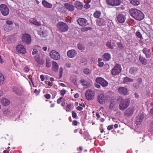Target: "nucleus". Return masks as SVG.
Returning <instances> with one entry per match:
<instances>
[{
	"mask_svg": "<svg viewBox=\"0 0 153 153\" xmlns=\"http://www.w3.org/2000/svg\"><path fill=\"white\" fill-rule=\"evenodd\" d=\"M119 103V108L123 111L126 109L129 105L130 100L129 98L124 99L122 97H118L117 99Z\"/></svg>",
	"mask_w": 153,
	"mask_h": 153,
	"instance_id": "1",
	"label": "nucleus"
},
{
	"mask_svg": "<svg viewBox=\"0 0 153 153\" xmlns=\"http://www.w3.org/2000/svg\"><path fill=\"white\" fill-rule=\"evenodd\" d=\"M129 11L130 15L137 20L141 21L144 18V15L139 10L136 9H131Z\"/></svg>",
	"mask_w": 153,
	"mask_h": 153,
	"instance_id": "2",
	"label": "nucleus"
},
{
	"mask_svg": "<svg viewBox=\"0 0 153 153\" xmlns=\"http://www.w3.org/2000/svg\"><path fill=\"white\" fill-rule=\"evenodd\" d=\"M56 27L58 30L61 32H65L68 30V27L65 23L60 22L56 24Z\"/></svg>",
	"mask_w": 153,
	"mask_h": 153,
	"instance_id": "3",
	"label": "nucleus"
},
{
	"mask_svg": "<svg viewBox=\"0 0 153 153\" xmlns=\"http://www.w3.org/2000/svg\"><path fill=\"white\" fill-rule=\"evenodd\" d=\"M0 10L2 14L4 16H7L9 13V9L7 5L5 4H1Z\"/></svg>",
	"mask_w": 153,
	"mask_h": 153,
	"instance_id": "4",
	"label": "nucleus"
},
{
	"mask_svg": "<svg viewBox=\"0 0 153 153\" xmlns=\"http://www.w3.org/2000/svg\"><path fill=\"white\" fill-rule=\"evenodd\" d=\"M49 54L51 58L54 60H58L60 59L59 53L55 50H52Z\"/></svg>",
	"mask_w": 153,
	"mask_h": 153,
	"instance_id": "5",
	"label": "nucleus"
},
{
	"mask_svg": "<svg viewBox=\"0 0 153 153\" xmlns=\"http://www.w3.org/2000/svg\"><path fill=\"white\" fill-rule=\"evenodd\" d=\"M96 82L100 84L103 87L107 86L108 84V82L101 77L97 78L96 79Z\"/></svg>",
	"mask_w": 153,
	"mask_h": 153,
	"instance_id": "6",
	"label": "nucleus"
},
{
	"mask_svg": "<svg viewBox=\"0 0 153 153\" xmlns=\"http://www.w3.org/2000/svg\"><path fill=\"white\" fill-rule=\"evenodd\" d=\"M135 109L134 107H129L125 111L124 115L127 117L131 116L132 115Z\"/></svg>",
	"mask_w": 153,
	"mask_h": 153,
	"instance_id": "7",
	"label": "nucleus"
},
{
	"mask_svg": "<svg viewBox=\"0 0 153 153\" xmlns=\"http://www.w3.org/2000/svg\"><path fill=\"white\" fill-rule=\"evenodd\" d=\"M106 2L108 4L112 6L119 5L121 3L120 0H106Z\"/></svg>",
	"mask_w": 153,
	"mask_h": 153,
	"instance_id": "8",
	"label": "nucleus"
},
{
	"mask_svg": "<svg viewBox=\"0 0 153 153\" xmlns=\"http://www.w3.org/2000/svg\"><path fill=\"white\" fill-rule=\"evenodd\" d=\"M85 96L88 100H92L94 97V93L91 90H88L85 93Z\"/></svg>",
	"mask_w": 153,
	"mask_h": 153,
	"instance_id": "9",
	"label": "nucleus"
},
{
	"mask_svg": "<svg viewBox=\"0 0 153 153\" xmlns=\"http://www.w3.org/2000/svg\"><path fill=\"white\" fill-rule=\"evenodd\" d=\"M22 41L26 44H29L31 42L30 36L27 34H24L22 38Z\"/></svg>",
	"mask_w": 153,
	"mask_h": 153,
	"instance_id": "10",
	"label": "nucleus"
},
{
	"mask_svg": "<svg viewBox=\"0 0 153 153\" xmlns=\"http://www.w3.org/2000/svg\"><path fill=\"white\" fill-rule=\"evenodd\" d=\"M16 50L19 53L25 54L26 52L25 48L23 45L22 44L19 45L16 47Z\"/></svg>",
	"mask_w": 153,
	"mask_h": 153,
	"instance_id": "11",
	"label": "nucleus"
},
{
	"mask_svg": "<svg viewBox=\"0 0 153 153\" xmlns=\"http://www.w3.org/2000/svg\"><path fill=\"white\" fill-rule=\"evenodd\" d=\"M106 97L103 94H99L97 96V101L101 104H103L106 100Z\"/></svg>",
	"mask_w": 153,
	"mask_h": 153,
	"instance_id": "12",
	"label": "nucleus"
},
{
	"mask_svg": "<svg viewBox=\"0 0 153 153\" xmlns=\"http://www.w3.org/2000/svg\"><path fill=\"white\" fill-rule=\"evenodd\" d=\"M107 21V19L105 18H101L97 20V25L100 26H104L105 25L106 22Z\"/></svg>",
	"mask_w": 153,
	"mask_h": 153,
	"instance_id": "13",
	"label": "nucleus"
},
{
	"mask_svg": "<svg viewBox=\"0 0 153 153\" xmlns=\"http://www.w3.org/2000/svg\"><path fill=\"white\" fill-rule=\"evenodd\" d=\"M118 91L120 94L123 95H126L128 93L127 89L123 87H120L118 88Z\"/></svg>",
	"mask_w": 153,
	"mask_h": 153,
	"instance_id": "14",
	"label": "nucleus"
},
{
	"mask_svg": "<svg viewBox=\"0 0 153 153\" xmlns=\"http://www.w3.org/2000/svg\"><path fill=\"white\" fill-rule=\"evenodd\" d=\"M78 24L82 26H85L88 24V22L86 19L84 18H79L77 20Z\"/></svg>",
	"mask_w": 153,
	"mask_h": 153,
	"instance_id": "15",
	"label": "nucleus"
},
{
	"mask_svg": "<svg viewBox=\"0 0 153 153\" xmlns=\"http://www.w3.org/2000/svg\"><path fill=\"white\" fill-rule=\"evenodd\" d=\"M13 91L16 94L21 95L22 94L23 90L21 88H18L16 87H14L13 88Z\"/></svg>",
	"mask_w": 153,
	"mask_h": 153,
	"instance_id": "16",
	"label": "nucleus"
},
{
	"mask_svg": "<svg viewBox=\"0 0 153 153\" xmlns=\"http://www.w3.org/2000/svg\"><path fill=\"white\" fill-rule=\"evenodd\" d=\"M144 118V115L143 114H139L136 118V123L137 124L140 123Z\"/></svg>",
	"mask_w": 153,
	"mask_h": 153,
	"instance_id": "17",
	"label": "nucleus"
},
{
	"mask_svg": "<svg viewBox=\"0 0 153 153\" xmlns=\"http://www.w3.org/2000/svg\"><path fill=\"white\" fill-rule=\"evenodd\" d=\"M76 51L72 49L68 51L67 53L68 56L70 58L74 57L76 55Z\"/></svg>",
	"mask_w": 153,
	"mask_h": 153,
	"instance_id": "18",
	"label": "nucleus"
},
{
	"mask_svg": "<svg viewBox=\"0 0 153 153\" xmlns=\"http://www.w3.org/2000/svg\"><path fill=\"white\" fill-rule=\"evenodd\" d=\"M150 50L149 49L144 48L143 50V52L144 53L147 58H149L151 56L150 52Z\"/></svg>",
	"mask_w": 153,
	"mask_h": 153,
	"instance_id": "19",
	"label": "nucleus"
},
{
	"mask_svg": "<svg viewBox=\"0 0 153 153\" xmlns=\"http://www.w3.org/2000/svg\"><path fill=\"white\" fill-rule=\"evenodd\" d=\"M121 71V68H113L111 71L112 75H116L120 73Z\"/></svg>",
	"mask_w": 153,
	"mask_h": 153,
	"instance_id": "20",
	"label": "nucleus"
},
{
	"mask_svg": "<svg viewBox=\"0 0 153 153\" xmlns=\"http://www.w3.org/2000/svg\"><path fill=\"white\" fill-rule=\"evenodd\" d=\"M125 16L122 14L119 15L117 17V19L118 22L121 23L124 22L125 21Z\"/></svg>",
	"mask_w": 153,
	"mask_h": 153,
	"instance_id": "21",
	"label": "nucleus"
},
{
	"mask_svg": "<svg viewBox=\"0 0 153 153\" xmlns=\"http://www.w3.org/2000/svg\"><path fill=\"white\" fill-rule=\"evenodd\" d=\"M74 5L75 7L78 9L81 10L83 8V4L79 1H76L74 3Z\"/></svg>",
	"mask_w": 153,
	"mask_h": 153,
	"instance_id": "22",
	"label": "nucleus"
},
{
	"mask_svg": "<svg viewBox=\"0 0 153 153\" xmlns=\"http://www.w3.org/2000/svg\"><path fill=\"white\" fill-rule=\"evenodd\" d=\"M29 22L31 23L36 25L39 26L41 25L40 22L37 21L36 19L35 18H30L29 19Z\"/></svg>",
	"mask_w": 153,
	"mask_h": 153,
	"instance_id": "23",
	"label": "nucleus"
},
{
	"mask_svg": "<svg viewBox=\"0 0 153 153\" xmlns=\"http://www.w3.org/2000/svg\"><path fill=\"white\" fill-rule=\"evenodd\" d=\"M106 45L109 48L113 49L115 46V43L114 41L110 40L107 42Z\"/></svg>",
	"mask_w": 153,
	"mask_h": 153,
	"instance_id": "24",
	"label": "nucleus"
},
{
	"mask_svg": "<svg viewBox=\"0 0 153 153\" xmlns=\"http://www.w3.org/2000/svg\"><path fill=\"white\" fill-rule=\"evenodd\" d=\"M111 58L110 54L108 53H105L102 56V59L104 61H108Z\"/></svg>",
	"mask_w": 153,
	"mask_h": 153,
	"instance_id": "25",
	"label": "nucleus"
},
{
	"mask_svg": "<svg viewBox=\"0 0 153 153\" xmlns=\"http://www.w3.org/2000/svg\"><path fill=\"white\" fill-rule=\"evenodd\" d=\"M66 8L70 11H72L74 10V7L72 4L68 3H66L65 4Z\"/></svg>",
	"mask_w": 153,
	"mask_h": 153,
	"instance_id": "26",
	"label": "nucleus"
},
{
	"mask_svg": "<svg viewBox=\"0 0 153 153\" xmlns=\"http://www.w3.org/2000/svg\"><path fill=\"white\" fill-rule=\"evenodd\" d=\"M42 4L45 7L47 8H51L52 7V5L51 4L45 0L42 1Z\"/></svg>",
	"mask_w": 153,
	"mask_h": 153,
	"instance_id": "27",
	"label": "nucleus"
},
{
	"mask_svg": "<svg viewBox=\"0 0 153 153\" xmlns=\"http://www.w3.org/2000/svg\"><path fill=\"white\" fill-rule=\"evenodd\" d=\"M2 104L5 106L8 105L10 103L9 101L7 99L3 98L1 100Z\"/></svg>",
	"mask_w": 153,
	"mask_h": 153,
	"instance_id": "28",
	"label": "nucleus"
},
{
	"mask_svg": "<svg viewBox=\"0 0 153 153\" xmlns=\"http://www.w3.org/2000/svg\"><path fill=\"white\" fill-rule=\"evenodd\" d=\"M133 81V79L128 77H125L123 80L124 84L128 82H132Z\"/></svg>",
	"mask_w": 153,
	"mask_h": 153,
	"instance_id": "29",
	"label": "nucleus"
},
{
	"mask_svg": "<svg viewBox=\"0 0 153 153\" xmlns=\"http://www.w3.org/2000/svg\"><path fill=\"white\" fill-rule=\"evenodd\" d=\"M117 48L120 50H122L124 48V46L121 41L117 42Z\"/></svg>",
	"mask_w": 153,
	"mask_h": 153,
	"instance_id": "30",
	"label": "nucleus"
},
{
	"mask_svg": "<svg viewBox=\"0 0 153 153\" xmlns=\"http://www.w3.org/2000/svg\"><path fill=\"white\" fill-rule=\"evenodd\" d=\"M79 64L81 66H84L87 64V61L85 59L81 58L79 60Z\"/></svg>",
	"mask_w": 153,
	"mask_h": 153,
	"instance_id": "31",
	"label": "nucleus"
},
{
	"mask_svg": "<svg viewBox=\"0 0 153 153\" xmlns=\"http://www.w3.org/2000/svg\"><path fill=\"white\" fill-rule=\"evenodd\" d=\"M101 12L100 11H97L94 14V16L96 18H99L101 16Z\"/></svg>",
	"mask_w": 153,
	"mask_h": 153,
	"instance_id": "32",
	"label": "nucleus"
},
{
	"mask_svg": "<svg viewBox=\"0 0 153 153\" xmlns=\"http://www.w3.org/2000/svg\"><path fill=\"white\" fill-rule=\"evenodd\" d=\"M137 71L136 68H131L129 71V73L131 74H134L136 73Z\"/></svg>",
	"mask_w": 153,
	"mask_h": 153,
	"instance_id": "33",
	"label": "nucleus"
},
{
	"mask_svg": "<svg viewBox=\"0 0 153 153\" xmlns=\"http://www.w3.org/2000/svg\"><path fill=\"white\" fill-rule=\"evenodd\" d=\"M130 3L134 5H137L140 3L139 1L137 0H130Z\"/></svg>",
	"mask_w": 153,
	"mask_h": 153,
	"instance_id": "34",
	"label": "nucleus"
},
{
	"mask_svg": "<svg viewBox=\"0 0 153 153\" xmlns=\"http://www.w3.org/2000/svg\"><path fill=\"white\" fill-rule=\"evenodd\" d=\"M5 79L4 76L0 73V85H1L4 84Z\"/></svg>",
	"mask_w": 153,
	"mask_h": 153,
	"instance_id": "35",
	"label": "nucleus"
},
{
	"mask_svg": "<svg viewBox=\"0 0 153 153\" xmlns=\"http://www.w3.org/2000/svg\"><path fill=\"white\" fill-rule=\"evenodd\" d=\"M3 28L4 30L7 32H8L11 28L10 26L7 24H4L3 26Z\"/></svg>",
	"mask_w": 153,
	"mask_h": 153,
	"instance_id": "36",
	"label": "nucleus"
},
{
	"mask_svg": "<svg viewBox=\"0 0 153 153\" xmlns=\"http://www.w3.org/2000/svg\"><path fill=\"white\" fill-rule=\"evenodd\" d=\"M80 82L82 84V85L88 86V83L85 79H81L80 80Z\"/></svg>",
	"mask_w": 153,
	"mask_h": 153,
	"instance_id": "37",
	"label": "nucleus"
},
{
	"mask_svg": "<svg viewBox=\"0 0 153 153\" xmlns=\"http://www.w3.org/2000/svg\"><path fill=\"white\" fill-rule=\"evenodd\" d=\"M77 46L78 48L81 50L83 51L84 50L85 48L84 46L80 43H78Z\"/></svg>",
	"mask_w": 153,
	"mask_h": 153,
	"instance_id": "38",
	"label": "nucleus"
},
{
	"mask_svg": "<svg viewBox=\"0 0 153 153\" xmlns=\"http://www.w3.org/2000/svg\"><path fill=\"white\" fill-rule=\"evenodd\" d=\"M83 71L85 74H88L90 73L91 70L88 68H86L83 69Z\"/></svg>",
	"mask_w": 153,
	"mask_h": 153,
	"instance_id": "39",
	"label": "nucleus"
},
{
	"mask_svg": "<svg viewBox=\"0 0 153 153\" xmlns=\"http://www.w3.org/2000/svg\"><path fill=\"white\" fill-rule=\"evenodd\" d=\"M51 63L50 59H47L46 61V65L47 67H50L51 66Z\"/></svg>",
	"mask_w": 153,
	"mask_h": 153,
	"instance_id": "40",
	"label": "nucleus"
},
{
	"mask_svg": "<svg viewBox=\"0 0 153 153\" xmlns=\"http://www.w3.org/2000/svg\"><path fill=\"white\" fill-rule=\"evenodd\" d=\"M6 23L7 25L9 26L12 25L13 24V22L11 21L7 20L6 21Z\"/></svg>",
	"mask_w": 153,
	"mask_h": 153,
	"instance_id": "41",
	"label": "nucleus"
},
{
	"mask_svg": "<svg viewBox=\"0 0 153 153\" xmlns=\"http://www.w3.org/2000/svg\"><path fill=\"white\" fill-rule=\"evenodd\" d=\"M63 69L62 68H60L59 69V78H61L62 76Z\"/></svg>",
	"mask_w": 153,
	"mask_h": 153,
	"instance_id": "42",
	"label": "nucleus"
},
{
	"mask_svg": "<svg viewBox=\"0 0 153 153\" xmlns=\"http://www.w3.org/2000/svg\"><path fill=\"white\" fill-rule=\"evenodd\" d=\"M52 67H58L57 63L53 61L52 62Z\"/></svg>",
	"mask_w": 153,
	"mask_h": 153,
	"instance_id": "43",
	"label": "nucleus"
},
{
	"mask_svg": "<svg viewBox=\"0 0 153 153\" xmlns=\"http://www.w3.org/2000/svg\"><path fill=\"white\" fill-rule=\"evenodd\" d=\"M136 35L138 38H139L140 39H142V35L139 32H137L136 33Z\"/></svg>",
	"mask_w": 153,
	"mask_h": 153,
	"instance_id": "44",
	"label": "nucleus"
},
{
	"mask_svg": "<svg viewBox=\"0 0 153 153\" xmlns=\"http://www.w3.org/2000/svg\"><path fill=\"white\" fill-rule=\"evenodd\" d=\"M38 64H42L44 63V61L42 59H40L38 61L36 62Z\"/></svg>",
	"mask_w": 153,
	"mask_h": 153,
	"instance_id": "45",
	"label": "nucleus"
},
{
	"mask_svg": "<svg viewBox=\"0 0 153 153\" xmlns=\"http://www.w3.org/2000/svg\"><path fill=\"white\" fill-rule=\"evenodd\" d=\"M66 93V91L65 90H62L60 91L61 95L63 96Z\"/></svg>",
	"mask_w": 153,
	"mask_h": 153,
	"instance_id": "46",
	"label": "nucleus"
},
{
	"mask_svg": "<svg viewBox=\"0 0 153 153\" xmlns=\"http://www.w3.org/2000/svg\"><path fill=\"white\" fill-rule=\"evenodd\" d=\"M71 63L72 62L71 61L70 62H67L66 63V65L67 67H70V66H72Z\"/></svg>",
	"mask_w": 153,
	"mask_h": 153,
	"instance_id": "47",
	"label": "nucleus"
},
{
	"mask_svg": "<svg viewBox=\"0 0 153 153\" xmlns=\"http://www.w3.org/2000/svg\"><path fill=\"white\" fill-rule=\"evenodd\" d=\"M72 117L74 118H76L77 116L76 113L74 111H72Z\"/></svg>",
	"mask_w": 153,
	"mask_h": 153,
	"instance_id": "48",
	"label": "nucleus"
},
{
	"mask_svg": "<svg viewBox=\"0 0 153 153\" xmlns=\"http://www.w3.org/2000/svg\"><path fill=\"white\" fill-rule=\"evenodd\" d=\"M73 82L76 86L77 85V79H74L72 80Z\"/></svg>",
	"mask_w": 153,
	"mask_h": 153,
	"instance_id": "49",
	"label": "nucleus"
},
{
	"mask_svg": "<svg viewBox=\"0 0 153 153\" xmlns=\"http://www.w3.org/2000/svg\"><path fill=\"white\" fill-rule=\"evenodd\" d=\"M44 96L46 98L48 99H50L51 97L50 95L48 94H46L44 95Z\"/></svg>",
	"mask_w": 153,
	"mask_h": 153,
	"instance_id": "50",
	"label": "nucleus"
},
{
	"mask_svg": "<svg viewBox=\"0 0 153 153\" xmlns=\"http://www.w3.org/2000/svg\"><path fill=\"white\" fill-rule=\"evenodd\" d=\"M90 7V5L88 3H86L84 6V7L86 9H88Z\"/></svg>",
	"mask_w": 153,
	"mask_h": 153,
	"instance_id": "51",
	"label": "nucleus"
},
{
	"mask_svg": "<svg viewBox=\"0 0 153 153\" xmlns=\"http://www.w3.org/2000/svg\"><path fill=\"white\" fill-rule=\"evenodd\" d=\"M38 52V51L36 49H33L32 52V54L33 55L36 54Z\"/></svg>",
	"mask_w": 153,
	"mask_h": 153,
	"instance_id": "52",
	"label": "nucleus"
},
{
	"mask_svg": "<svg viewBox=\"0 0 153 153\" xmlns=\"http://www.w3.org/2000/svg\"><path fill=\"white\" fill-rule=\"evenodd\" d=\"M34 58L36 62L39 60V59H40L39 58V56L38 55L35 56H34Z\"/></svg>",
	"mask_w": 153,
	"mask_h": 153,
	"instance_id": "53",
	"label": "nucleus"
},
{
	"mask_svg": "<svg viewBox=\"0 0 153 153\" xmlns=\"http://www.w3.org/2000/svg\"><path fill=\"white\" fill-rule=\"evenodd\" d=\"M139 60L142 63H143V57H142L141 56H139Z\"/></svg>",
	"mask_w": 153,
	"mask_h": 153,
	"instance_id": "54",
	"label": "nucleus"
},
{
	"mask_svg": "<svg viewBox=\"0 0 153 153\" xmlns=\"http://www.w3.org/2000/svg\"><path fill=\"white\" fill-rule=\"evenodd\" d=\"M147 62L146 59L144 58H143V63H142V64L144 65H146V64H147Z\"/></svg>",
	"mask_w": 153,
	"mask_h": 153,
	"instance_id": "55",
	"label": "nucleus"
},
{
	"mask_svg": "<svg viewBox=\"0 0 153 153\" xmlns=\"http://www.w3.org/2000/svg\"><path fill=\"white\" fill-rule=\"evenodd\" d=\"M113 128V125H110L108 126L107 127V129L108 130H110L112 129Z\"/></svg>",
	"mask_w": 153,
	"mask_h": 153,
	"instance_id": "56",
	"label": "nucleus"
},
{
	"mask_svg": "<svg viewBox=\"0 0 153 153\" xmlns=\"http://www.w3.org/2000/svg\"><path fill=\"white\" fill-rule=\"evenodd\" d=\"M30 69L28 68H23L24 71L26 72H27Z\"/></svg>",
	"mask_w": 153,
	"mask_h": 153,
	"instance_id": "57",
	"label": "nucleus"
},
{
	"mask_svg": "<svg viewBox=\"0 0 153 153\" xmlns=\"http://www.w3.org/2000/svg\"><path fill=\"white\" fill-rule=\"evenodd\" d=\"M98 63L99 64V66L100 67H101L103 66L104 63L103 62H100Z\"/></svg>",
	"mask_w": 153,
	"mask_h": 153,
	"instance_id": "58",
	"label": "nucleus"
},
{
	"mask_svg": "<svg viewBox=\"0 0 153 153\" xmlns=\"http://www.w3.org/2000/svg\"><path fill=\"white\" fill-rule=\"evenodd\" d=\"M74 126H77L78 124V123L76 120H74L72 122Z\"/></svg>",
	"mask_w": 153,
	"mask_h": 153,
	"instance_id": "59",
	"label": "nucleus"
},
{
	"mask_svg": "<svg viewBox=\"0 0 153 153\" xmlns=\"http://www.w3.org/2000/svg\"><path fill=\"white\" fill-rule=\"evenodd\" d=\"M40 78L42 81H43L45 79L44 75L43 74L41 75L40 76Z\"/></svg>",
	"mask_w": 153,
	"mask_h": 153,
	"instance_id": "60",
	"label": "nucleus"
},
{
	"mask_svg": "<svg viewBox=\"0 0 153 153\" xmlns=\"http://www.w3.org/2000/svg\"><path fill=\"white\" fill-rule=\"evenodd\" d=\"M134 87L136 88H137L138 86V84L137 83H134L133 84Z\"/></svg>",
	"mask_w": 153,
	"mask_h": 153,
	"instance_id": "61",
	"label": "nucleus"
},
{
	"mask_svg": "<svg viewBox=\"0 0 153 153\" xmlns=\"http://www.w3.org/2000/svg\"><path fill=\"white\" fill-rule=\"evenodd\" d=\"M62 99V97H61L59 98L57 100V103L58 104H59L60 103L61 100Z\"/></svg>",
	"mask_w": 153,
	"mask_h": 153,
	"instance_id": "62",
	"label": "nucleus"
},
{
	"mask_svg": "<svg viewBox=\"0 0 153 153\" xmlns=\"http://www.w3.org/2000/svg\"><path fill=\"white\" fill-rule=\"evenodd\" d=\"M76 109L78 110L81 111L83 109V108L81 107L78 106L76 108Z\"/></svg>",
	"mask_w": 153,
	"mask_h": 153,
	"instance_id": "63",
	"label": "nucleus"
},
{
	"mask_svg": "<svg viewBox=\"0 0 153 153\" xmlns=\"http://www.w3.org/2000/svg\"><path fill=\"white\" fill-rule=\"evenodd\" d=\"M42 36L43 37H45L47 35V33L46 32H42Z\"/></svg>",
	"mask_w": 153,
	"mask_h": 153,
	"instance_id": "64",
	"label": "nucleus"
}]
</instances>
